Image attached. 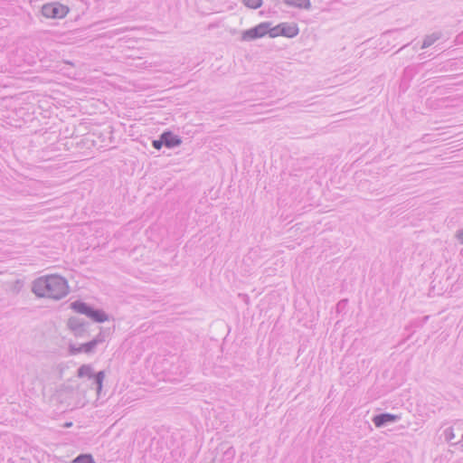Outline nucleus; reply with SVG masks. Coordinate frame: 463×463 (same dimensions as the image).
<instances>
[{"instance_id":"f257e3e1","label":"nucleus","mask_w":463,"mask_h":463,"mask_svg":"<svg viewBox=\"0 0 463 463\" xmlns=\"http://www.w3.org/2000/svg\"><path fill=\"white\" fill-rule=\"evenodd\" d=\"M32 291L39 298L60 300L69 294V285L67 279L60 275H47L33 282Z\"/></svg>"},{"instance_id":"f03ea898","label":"nucleus","mask_w":463,"mask_h":463,"mask_svg":"<svg viewBox=\"0 0 463 463\" xmlns=\"http://www.w3.org/2000/svg\"><path fill=\"white\" fill-rule=\"evenodd\" d=\"M71 308L79 314L85 315L97 323H103L109 320V316L102 309L94 308L81 300L71 302Z\"/></svg>"},{"instance_id":"7ed1b4c3","label":"nucleus","mask_w":463,"mask_h":463,"mask_svg":"<svg viewBox=\"0 0 463 463\" xmlns=\"http://www.w3.org/2000/svg\"><path fill=\"white\" fill-rule=\"evenodd\" d=\"M69 12V8L59 3H48L43 5L42 14L46 18H63Z\"/></svg>"},{"instance_id":"20e7f679","label":"nucleus","mask_w":463,"mask_h":463,"mask_svg":"<svg viewBox=\"0 0 463 463\" xmlns=\"http://www.w3.org/2000/svg\"><path fill=\"white\" fill-rule=\"evenodd\" d=\"M270 25L271 24L269 22H263L250 29L243 31L241 33V41L249 42L265 36Z\"/></svg>"},{"instance_id":"39448f33","label":"nucleus","mask_w":463,"mask_h":463,"mask_svg":"<svg viewBox=\"0 0 463 463\" xmlns=\"http://www.w3.org/2000/svg\"><path fill=\"white\" fill-rule=\"evenodd\" d=\"M90 323L78 317H71L67 321V327L76 337H83L88 332Z\"/></svg>"},{"instance_id":"423d86ee","label":"nucleus","mask_w":463,"mask_h":463,"mask_svg":"<svg viewBox=\"0 0 463 463\" xmlns=\"http://www.w3.org/2000/svg\"><path fill=\"white\" fill-rule=\"evenodd\" d=\"M399 420V415L385 412L374 415L373 418V422L377 428H382L388 425L389 423L396 422Z\"/></svg>"},{"instance_id":"0eeeda50","label":"nucleus","mask_w":463,"mask_h":463,"mask_svg":"<svg viewBox=\"0 0 463 463\" xmlns=\"http://www.w3.org/2000/svg\"><path fill=\"white\" fill-rule=\"evenodd\" d=\"M161 136L163 137L164 146L168 148H174L182 143L181 138L171 131H165Z\"/></svg>"},{"instance_id":"6e6552de","label":"nucleus","mask_w":463,"mask_h":463,"mask_svg":"<svg viewBox=\"0 0 463 463\" xmlns=\"http://www.w3.org/2000/svg\"><path fill=\"white\" fill-rule=\"evenodd\" d=\"M279 33L281 36L292 38L298 35V28L295 24L281 23Z\"/></svg>"},{"instance_id":"1a4fd4ad","label":"nucleus","mask_w":463,"mask_h":463,"mask_svg":"<svg viewBox=\"0 0 463 463\" xmlns=\"http://www.w3.org/2000/svg\"><path fill=\"white\" fill-rule=\"evenodd\" d=\"M289 6L308 10L311 8L310 0H283Z\"/></svg>"},{"instance_id":"9d476101","label":"nucleus","mask_w":463,"mask_h":463,"mask_svg":"<svg viewBox=\"0 0 463 463\" xmlns=\"http://www.w3.org/2000/svg\"><path fill=\"white\" fill-rule=\"evenodd\" d=\"M440 37H441L440 33H433L431 34L426 35L423 40L421 48L426 49V48L431 46L436 41L440 39Z\"/></svg>"},{"instance_id":"9b49d317","label":"nucleus","mask_w":463,"mask_h":463,"mask_svg":"<svg viewBox=\"0 0 463 463\" xmlns=\"http://www.w3.org/2000/svg\"><path fill=\"white\" fill-rule=\"evenodd\" d=\"M79 377H89L92 378L93 369L90 364H83L78 369L77 373Z\"/></svg>"},{"instance_id":"f8f14e48","label":"nucleus","mask_w":463,"mask_h":463,"mask_svg":"<svg viewBox=\"0 0 463 463\" xmlns=\"http://www.w3.org/2000/svg\"><path fill=\"white\" fill-rule=\"evenodd\" d=\"M94 459L91 454L84 453L78 455L71 463H93Z\"/></svg>"},{"instance_id":"ddd939ff","label":"nucleus","mask_w":463,"mask_h":463,"mask_svg":"<svg viewBox=\"0 0 463 463\" xmlns=\"http://www.w3.org/2000/svg\"><path fill=\"white\" fill-rule=\"evenodd\" d=\"M105 377L104 371H99L92 375L94 383L97 385V392H99L102 389V383Z\"/></svg>"},{"instance_id":"4468645a","label":"nucleus","mask_w":463,"mask_h":463,"mask_svg":"<svg viewBox=\"0 0 463 463\" xmlns=\"http://www.w3.org/2000/svg\"><path fill=\"white\" fill-rule=\"evenodd\" d=\"M95 341H90L88 343L81 345V349L83 350V353L86 354H91L95 351L96 348Z\"/></svg>"},{"instance_id":"2eb2a0df","label":"nucleus","mask_w":463,"mask_h":463,"mask_svg":"<svg viewBox=\"0 0 463 463\" xmlns=\"http://www.w3.org/2000/svg\"><path fill=\"white\" fill-rule=\"evenodd\" d=\"M242 3L250 8L257 9L261 6L262 0H242Z\"/></svg>"},{"instance_id":"dca6fc26","label":"nucleus","mask_w":463,"mask_h":463,"mask_svg":"<svg viewBox=\"0 0 463 463\" xmlns=\"http://www.w3.org/2000/svg\"><path fill=\"white\" fill-rule=\"evenodd\" d=\"M279 32H280V24L272 28L270 26H269V31H268L267 34H269V37H271V38H275V37L280 35Z\"/></svg>"},{"instance_id":"f3484780","label":"nucleus","mask_w":463,"mask_h":463,"mask_svg":"<svg viewBox=\"0 0 463 463\" xmlns=\"http://www.w3.org/2000/svg\"><path fill=\"white\" fill-rule=\"evenodd\" d=\"M69 352L71 354H77L80 353H83V350L81 349V345L79 346H76L75 345H69Z\"/></svg>"},{"instance_id":"a211bd4d","label":"nucleus","mask_w":463,"mask_h":463,"mask_svg":"<svg viewBox=\"0 0 463 463\" xmlns=\"http://www.w3.org/2000/svg\"><path fill=\"white\" fill-rule=\"evenodd\" d=\"M444 433H445L446 439L449 441L453 439L455 437L452 428L446 429Z\"/></svg>"},{"instance_id":"6ab92c4d","label":"nucleus","mask_w":463,"mask_h":463,"mask_svg":"<svg viewBox=\"0 0 463 463\" xmlns=\"http://www.w3.org/2000/svg\"><path fill=\"white\" fill-rule=\"evenodd\" d=\"M152 145L156 149H160L164 146L162 136L160 135L159 139L153 140Z\"/></svg>"},{"instance_id":"aec40b11","label":"nucleus","mask_w":463,"mask_h":463,"mask_svg":"<svg viewBox=\"0 0 463 463\" xmlns=\"http://www.w3.org/2000/svg\"><path fill=\"white\" fill-rule=\"evenodd\" d=\"M92 341H95V345L97 346L99 344L104 342V336L99 333L94 339H92Z\"/></svg>"},{"instance_id":"412c9836","label":"nucleus","mask_w":463,"mask_h":463,"mask_svg":"<svg viewBox=\"0 0 463 463\" xmlns=\"http://www.w3.org/2000/svg\"><path fill=\"white\" fill-rule=\"evenodd\" d=\"M456 238L461 244H463V229L457 232Z\"/></svg>"},{"instance_id":"4be33fe9","label":"nucleus","mask_w":463,"mask_h":463,"mask_svg":"<svg viewBox=\"0 0 463 463\" xmlns=\"http://www.w3.org/2000/svg\"><path fill=\"white\" fill-rule=\"evenodd\" d=\"M233 452H234V451H233L232 448H230V449L225 452V454H226V455H230V456H232H232H233Z\"/></svg>"},{"instance_id":"5701e85b","label":"nucleus","mask_w":463,"mask_h":463,"mask_svg":"<svg viewBox=\"0 0 463 463\" xmlns=\"http://www.w3.org/2000/svg\"><path fill=\"white\" fill-rule=\"evenodd\" d=\"M93 463H95V461Z\"/></svg>"}]
</instances>
